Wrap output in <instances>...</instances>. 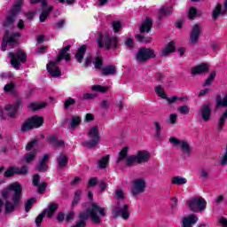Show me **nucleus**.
Listing matches in <instances>:
<instances>
[{
    "label": "nucleus",
    "instance_id": "nucleus-1",
    "mask_svg": "<svg viewBox=\"0 0 227 227\" xmlns=\"http://www.w3.org/2000/svg\"><path fill=\"white\" fill-rule=\"evenodd\" d=\"M107 209L103 206L95 203H90L86 206L85 212L80 214V221L72 227H86V219L90 217L94 224H102V217H106Z\"/></svg>",
    "mask_w": 227,
    "mask_h": 227
},
{
    "label": "nucleus",
    "instance_id": "nucleus-2",
    "mask_svg": "<svg viewBox=\"0 0 227 227\" xmlns=\"http://www.w3.org/2000/svg\"><path fill=\"white\" fill-rule=\"evenodd\" d=\"M118 37L111 36L109 34H106L105 36L103 34H99L98 38L97 39L98 45L99 49H105L106 51H116L118 49Z\"/></svg>",
    "mask_w": 227,
    "mask_h": 227
},
{
    "label": "nucleus",
    "instance_id": "nucleus-3",
    "mask_svg": "<svg viewBox=\"0 0 227 227\" xmlns=\"http://www.w3.org/2000/svg\"><path fill=\"white\" fill-rule=\"evenodd\" d=\"M86 51H88V45L82 44L80 46L75 54H74V59H76L77 63L82 65V68H86L87 67H90L93 61V56L88 55L84 59V55L86 54Z\"/></svg>",
    "mask_w": 227,
    "mask_h": 227
},
{
    "label": "nucleus",
    "instance_id": "nucleus-4",
    "mask_svg": "<svg viewBox=\"0 0 227 227\" xmlns=\"http://www.w3.org/2000/svg\"><path fill=\"white\" fill-rule=\"evenodd\" d=\"M112 214L114 217H122L127 220L130 217V212H129V205L125 204L123 200H117L112 207Z\"/></svg>",
    "mask_w": 227,
    "mask_h": 227
},
{
    "label": "nucleus",
    "instance_id": "nucleus-5",
    "mask_svg": "<svg viewBox=\"0 0 227 227\" xmlns=\"http://www.w3.org/2000/svg\"><path fill=\"white\" fill-rule=\"evenodd\" d=\"M8 56L11 58V65L15 70L20 69V63L27 61V54L22 49H18L16 53L10 51Z\"/></svg>",
    "mask_w": 227,
    "mask_h": 227
},
{
    "label": "nucleus",
    "instance_id": "nucleus-6",
    "mask_svg": "<svg viewBox=\"0 0 227 227\" xmlns=\"http://www.w3.org/2000/svg\"><path fill=\"white\" fill-rule=\"evenodd\" d=\"M88 136L90 140L82 143V146L85 148H96V146L100 143L102 137L100 132H98V126H93L88 132Z\"/></svg>",
    "mask_w": 227,
    "mask_h": 227
},
{
    "label": "nucleus",
    "instance_id": "nucleus-7",
    "mask_svg": "<svg viewBox=\"0 0 227 227\" xmlns=\"http://www.w3.org/2000/svg\"><path fill=\"white\" fill-rule=\"evenodd\" d=\"M135 58L137 63H146L147 61H150V59L156 58L155 51L152 48L140 47L138 48Z\"/></svg>",
    "mask_w": 227,
    "mask_h": 227
},
{
    "label": "nucleus",
    "instance_id": "nucleus-8",
    "mask_svg": "<svg viewBox=\"0 0 227 227\" xmlns=\"http://www.w3.org/2000/svg\"><path fill=\"white\" fill-rule=\"evenodd\" d=\"M59 208V205L57 203H51L50 206L45 208L36 218H35V225L37 227L42 226V222L43 221V217H46L48 219H52V216L54 215V213L56 210Z\"/></svg>",
    "mask_w": 227,
    "mask_h": 227
},
{
    "label": "nucleus",
    "instance_id": "nucleus-9",
    "mask_svg": "<svg viewBox=\"0 0 227 227\" xmlns=\"http://www.w3.org/2000/svg\"><path fill=\"white\" fill-rule=\"evenodd\" d=\"M169 143L174 145V146H180L182 153L184 155H187V157H191L192 148H191V145H189L187 140H180L175 137H172L169 138Z\"/></svg>",
    "mask_w": 227,
    "mask_h": 227
},
{
    "label": "nucleus",
    "instance_id": "nucleus-10",
    "mask_svg": "<svg viewBox=\"0 0 227 227\" xmlns=\"http://www.w3.org/2000/svg\"><path fill=\"white\" fill-rule=\"evenodd\" d=\"M187 206L192 212H203L207 208V200H190Z\"/></svg>",
    "mask_w": 227,
    "mask_h": 227
},
{
    "label": "nucleus",
    "instance_id": "nucleus-11",
    "mask_svg": "<svg viewBox=\"0 0 227 227\" xmlns=\"http://www.w3.org/2000/svg\"><path fill=\"white\" fill-rule=\"evenodd\" d=\"M146 188V181L145 179H136L133 182V187L131 188V195L133 198H137L141 192H145Z\"/></svg>",
    "mask_w": 227,
    "mask_h": 227
},
{
    "label": "nucleus",
    "instance_id": "nucleus-12",
    "mask_svg": "<svg viewBox=\"0 0 227 227\" xmlns=\"http://www.w3.org/2000/svg\"><path fill=\"white\" fill-rule=\"evenodd\" d=\"M17 205H19V200H0V212H2L3 208H4L5 214H10L15 210V207H17Z\"/></svg>",
    "mask_w": 227,
    "mask_h": 227
},
{
    "label": "nucleus",
    "instance_id": "nucleus-13",
    "mask_svg": "<svg viewBox=\"0 0 227 227\" xmlns=\"http://www.w3.org/2000/svg\"><path fill=\"white\" fill-rule=\"evenodd\" d=\"M200 36H201V26L200 24H195L190 32V43L191 45H196L200 41Z\"/></svg>",
    "mask_w": 227,
    "mask_h": 227
},
{
    "label": "nucleus",
    "instance_id": "nucleus-14",
    "mask_svg": "<svg viewBox=\"0 0 227 227\" xmlns=\"http://www.w3.org/2000/svg\"><path fill=\"white\" fill-rule=\"evenodd\" d=\"M59 63V62H58L57 60H50L49 64L46 65L47 71L49 72V74H51V75H52V77L61 76V69L59 68V67H58Z\"/></svg>",
    "mask_w": 227,
    "mask_h": 227
},
{
    "label": "nucleus",
    "instance_id": "nucleus-15",
    "mask_svg": "<svg viewBox=\"0 0 227 227\" xmlns=\"http://www.w3.org/2000/svg\"><path fill=\"white\" fill-rule=\"evenodd\" d=\"M70 49H72V45H67L62 48L55 61H57V63H61L63 59H65L67 62L70 61V59H72L70 53H68V51H70Z\"/></svg>",
    "mask_w": 227,
    "mask_h": 227
},
{
    "label": "nucleus",
    "instance_id": "nucleus-16",
    "mask_svg": "<svg viewBox=\"0 0 227 227\" xmlns=\"http://www.w3.org/2000/svg\"><path fill=\"white\" fill-rule=\"evenodd\" d=\"M8 191L13 192L12 200H20L22 196V185L20 183H12L8 185Z\"/></svg>",
    "mask_w": 227,
    "mask_h": 227
},
{
    "label": "nucleus",
    "instance_id": "nucleus-17",
    "mask_svg": "<svg viewBox=\"0 0 227 227\" xmlns=\"http://www.w3.org/2000/svg\"><path fill=\"white\" fill-rule=\"evenodd\" d=\"M20 109H22V101L20 99H18L13 105L5 106V111L9 113L10 118H13Z\"/></svg>",
    "mask_w": 227,
    "mask_h": 227
},
{
    "label": "nucleus",
    "instance_id": "nucleus-18",
    "mask_svg": "<svg viewBox=\"0 0 227 227\" xmlns=\"http://www.w3.org/2000/svg\"><path fill=\"white\" fill-rule=\"evenodd\" d=\"M200 114L203 121H210V118H212V106L210 104L202 105Z\"/></svg>",
    "mask_w": 227,
    "mask_h": 227
},
{
    "label": "nucleus",
    "instance_id": "nucleus-19",
    "mask_svg": "<svg viewBox=\"0 0 227 227\" xmlns=\"http://www.w3.org/2000/svg\"><path fill=\"white\" fill-rule=\"evenodd\" d=\"M210 70V66L207 63H201L200 65L192 67V75H201V74H207Z\"/></svg>",
    "mask_w": 227,
    "mask_h": 227
},
{
    "label": "nucleus",
    "instance_id": "nucleus-20",
    "mask_svg": "<svg viewBox=\"0 0 227 227\" xmlns=\"http://www.w3.org/2000/svg\"><path fill=\"white\" fill-rule=\"evenodd\" d=\"M51 156L49 154H44L41 160H39V163L35 167V169H38L40 173H45L49 169V160Z\"/></svg>",
    "mask_w": 227,
    "mask_h": 227
},
{
    "label": "nucleus",
    "instance_id": "nucleus-21",
    "mask_svg": "<svg viewBox=\"0 0 227 227\" xmlns=\"http://www.w3.org/2000/svg\"><path fill=\"white\" fill-rule=\"evenodd\" d=\"M46 141H48L53 148H63L65 146V141L58 140V135L56 134L46 137Z\"/></svg>",
    "mask_w": 227,
    "mask_h": 227
},
{
    "label": "nucleus",
    "instance_id": "nucleus-22",
    "mask_svg": "<svg viewBox=\"0 0 227 227\" xmlns=\"http://www.w3.org/2000/svg\"><path fill=\"white\" fill-rule=\"evenodd\" d=\"M172 14H173V7L163 5L158 11V19L159 20H162V19L166 17H171Z\"/></svg>",
    "mask_w": 227,
    "mask_h": 227
},
{
    "label": "nucleus",
    "instance_id": "nucleus-23",
    "mask_svg": "<svg viewBox=\"0 0 227 227\" xmlns=\"http://www.w3.org/2000/svg\"><path fill=\"white\" fill-rule=\"evenodd\" d=\"M152 27H153V20L150 17H146L141 24L139 31L140 33H150V31H152Z\"/></svg>",
    "mask_w": 227,
    "mask_h": 227
},
{
    "label": "nucleus",
    "instance_id": "nucleus-24",
    "mask_svg": "<svg viewBox=\"0 0 227 227\" xmlns=\"http://www.w3.org/2000/svg\"><path fill=\"white\" fill-rule=\"evenodd\" d=\"M176 51V43L175 41L169 42L162 50L161 56H169V54H173Z\"/></svg>",
    "mask_w": 227,
    "mask_h": 227
},
{
    "label": "nucleus",
    "instance_id": "nucleus-25",
    "mask_svg": "<svg viewBox=\"0 0 227 227\" xmlns=\"http://www.w3.org/2000/svg\"><path fill=\"white\" fill-rule=\"evenodd\" d=\"M196 223H198L196 215H189L183 218V227H192Z\"/></svg>",
    "mask_w": 227,
    "mask_h": 227
},
{
    "label": "nucleus",
    "instance_id": "nucleus-26",
    "mask_svg": "<svg viewBox=\"0 0 227 227\" xmlns=\"http://www.w3.org/2000/svg\"><path fill=\"white\" fill-rule=\"evenodd\" d=\"M137 164H143L150 160V153L148 151H138L137 155Z\"/></svg>",
    "mask_w": 227,
    "mask_h": 227
},
{
    "label": "nucleus",
    "instance_id": "nucleus-27",
    "mask_svg": "<svg viewBox=\"0 0 227 227\" xmlns=\"http://www.w3.org/2000/svg\"><path fill=\"white\" fill-rule=\"evenodd\" d=\"M30 122L32 123L33 129H40V127L43 126L45 121H43V117L40 115H33L32 117L28 118Z\"/></svg>",
    "mask_w": 227,
    "mask_h": 227
},
{
    "label": "nucleus",
    "instance_id": "nucleus-28",
    "mask_svg": "<svg viewBox=\"0 0 227 227\" xmlns=\"http://www.w3.org/2000/svg\"><path fill=\"white\" fill-rule=\"evenodd\" d=\"M22 4H24V0H18L14 3L12 8L10 10V15L11 17L14 18L19 15V12H20V8H22Z\"/></svg>",
    "mask_w": 227,
    "mask_h": 227
},
{
    "label": "nucleus",
    "instance_id": "nucleus-29",
    "mask_svg": "<svg viewBox=\"0 0 227 227\" xmlns=\"http://www.w3.org/2000/svg\"><path fill=\"white\" fill-rule=\"evenodd\" d=\"M20 38V33L16 32L9 36L7 38V41L9 42V47L11 49H15V47H19V39Z\"/></svg>",
    "mask_w": 227,
    "mask_h": 227
},
{
    "label": "nucleus",
    "instance_id": "nucleus-30",
    "mask_svg": "<svg viewBox=\"0 0 227 227\" xmlns=\"http://www.w3.org/2000/svg\"><path fill=\"white\" fill-rule=\"evenodd\" d=\"M219 15H226V11H224L223 9V5L218 3L212 12L213 20H217V19H219Z\"/></svg>",
    "mask_w": 227,
    "mask_h": 227
},
{
    "label": "nucleus",
    "instance_id": "nucleus-31",
    "mask_svg": "<svg viewBox=\"0 0 227 227\" xmlns=\"http://www.w3.org/2000/svg\"><path fill=\"white\" fill-rule=\"evenodd\" d=\"M57 162L60 169H63V168H67V166H68V156L60 153L57 158Z\"/></svg>",
    "mask_w": 227,
    "mask_h": 227
},
{
    "label": "nucleus",
    "instance_id": "nucleus-32",
    "mask_svg": "<svg viewBox=\"0 0 227 227\" xmlns=\"http://www.w3.org/2000/svg\"><path fill=\"white\" fill-rule=\"evenodd\" d=\"M102 75H114L116 74V66L109 65L101 68Z\"/></svg>",
    "mask_w": 227,
    "mask_h": 227
},
{
    "label": "nucleus",
    "instance_id": "nucleus-33",
    "mask_svg": "<svg viewBox=\"0 0 227 227\" xmlns=\"http://www.w3.org/2000/svg\"><path fill=\"white\" fill-rule=\"evenodd\" d=\"M226 119H227V109L221 115L220 119L218 120V123H217L218 132H223V129H224V125H226Z\"/></svg>",
    "mask_w": 227,
    "mask_h": 227
},
{
    "label": "nucleus",
    "instance_id": "nucleus-34",
    "mask_svg": "<svg viewBox=\"0 0 227 227\" xmlns=\"http://www.w3.org/2000/svg\"><path fill=\"white\" fill-rule=\"evenodd\" d=\"M81 116H77V115H73L71 117V121L69 123V127L70 129H72V130H74V129H77V127H79V125H81Z\"/></svg>",
    "mask_w": 227,
    "mask_h": 227
},
{
    "label": "nucleus",
    "instance_id": "nucleus-35",
    "mask_svg": "<svg viewBox=\"0 0 227 227\" xmlns=\"http://www.w3.org/2000/svg\"><path fill=\"white\" fill-rule=\"evenodd\" d=\"M215 102L216 107H227V94L224 96L223 99L221 95H216Z\"/></svg>",
    "mask_w": 227,
    "mask_h": 227
},
{
    "label": "nucleus",
    "instance_id": "nucleus-36",
    "mask_svg": "<svg viewBox=\"0 0 227 227\" xmlns=\"http://www.w3.org/2000/svg\"><path fill=\"white\" fill-rule=\"evenodd\" d=\"M36 155H37L36 151H32V152L26 153L23 156V159L27 164H29V163L33 162V160H35V159H36Z\"/></svg>",
    "mask_w": 227,
    "mask_h": 227
},
{
    "label": "nucleus",
    "instance_id": "nucleus-37",
    "mask_svg": "<svg viewBox=\"0 0 227 227\" xmlns=\"http://www.w3.org/2000/svg\"><path fill=\"white\" fill-rule=\"evenodd\" d=\"M98 166L99 169H106L109 166V154L101 158L98 162Z\"/></svg>",
    "mask_w": 227,
    "mask_h": 227
},
{
    "label": "nucleus",
    "instance_id": "nucleus-38",
    "mask_svg": "<svg viewBox=\"0 0 227 227\" xmlns=\"http://www.w3.org/2000/svg\"><path fill=\"white\" fill-rule=\"evenodd\" d=\"M129 155V147H123L119 153V157L117 158V162H121L122 160H127Z\"/></svg>",
    "mask_w": 227,
    "mask_h": 227
},
{
    "label": "nucleus",
    "instance_id": "nucleus-39",
    "mask_svg": "<svg viewBox=\"0 0 227 227\" xmlns=\"http://www.w3.org/2000/svg\"><path fill=\"white\" fill-rule=\"evenodd\" d=\"M51 13H52V6H50L48 9H43L39 17L40 22H43L44 20H47V17H49Z\"/></svg>",
    "mask_w": 227,
    "mask_h": 227
},
{
    "label": "nucleus",
    "instance_id": "nucleus-40",
    "mask_svg": "<svg viewBox=\"0 0 227 227\" xmlns=\"http://www.w3.org/2000/svg\"><path fill=\"white\" fill-rule=\"evenodd\" d=\"M185 184H187V179L185 177L176 176L172 178L173 185H184Z\"/></svg>",
    "mask_w": 227,
    "mask_h": 227
},
{
    "label": "nucleus",
    "instance_id": "nucleus-41",
    "mask_svg": "<svg viewBox=\"0 0 227 227\" xmlns=\"http://www.w3.org/2000/svg\"><path fill=\"white\" fill-rule=\"evenodd\" d=\"M33 124L31 123L30 119H27L21 125L20 130L22 132H27L28 130H33Z\"/></svg>",
    "mask_w": 227,
    "mask_h": 227
},
{
    "label": "nucleus",
    "instance_id": "nucleus-42",
    "mask_svg": "<svg viewBox=\"0 0 227 227\" xmlns=\"http://www.w3.org/2000/svg\"><path fill=\"white\" fill-rule=\"evenodd\" d=\"M137 164V158L136 155H129L126 158L125 166L130 168V166H134V164Z\"/></svg>",
    "mask_w": 227,
    "mask_h": 227
},
{
    "label": "nucleus",
    "instance_id": "nucleus-43",
    "mask_svg": "<svg viewBox=\"0 0 227 227\" xmlns=\"http://www.w3.org/2000/svg\"><path fill=\"white\" fill-rule=\"evenodd\" d=\"M215 75H216V72L215 71H212L210 73L209 76L207 77V79L202 84V86L204 88L207 87V86H210V84H212V82H214V81L215 80Z\"/></svg>",
    "mask_w": 227,
    "mask_h": 227
},
{
    "label": "nucleus",
    "instance_id": "nucleus-44",
    "mask_svg": "<svg viewBox=\"0 0 227 227\" xmlns=\"http://www.w3.org/2000/svg\"><path fill=\"white\" fill-rule=\"evenodd\" d=\"M44 107H47V103L45 102L30 104V108L32 109V111H39V109H44Z\"/></svg>",
    "mask_w": 227,
    "mask_h": 227
},
{
    "label": "nucleus",
    "instance_id": "nucleus-45",
    "mask_svg": "<svg viewBox=\"0 0 227 227\" xmlns=\"http://www.w3.org/2000/svg\"><path fill=\"white\" fill-rule=\"evenodd\" d=\"M92 91H98V93H107L109 87L102 85H93L91 87Z\"/></svg>",
    "mask_w": 227,
    "mask_h": 227
},
{
    "label": "nucleus",
    "instance_id": "nucleus-46",
    "mask_svg": "<svg viewBox=\"0 0 227 227\" xmlns=\"http://www.w3.org/2000/svg\"><path fill=\"white\" fill-rule=\"evenodd\" d=\"M102 67H104L102 57H96L94 59V68H96V70H102Z\"/></svg>",
    "mask_w": 227,
    "mask_h": 227
},
{
    "label": "nucleus",
    "instance_id": "nucleus-47",
    "mask_svg": "<svg viewBox=\"0 0 227 227\" xmlns=\"http://www.w3.org/2000/svg\"><path fill=\"white\" fill-rule=\"evenodd\" d=\"M155 92L158 94V96H160V98H168V95L166 94V92L164 91V89H162L161 85H158L155 88Z\"/></svg>",
    "mask_w": 227,
    "mask_h": 227
},
{
    "label": "nucleus",
    "instance_id": "nucleus-48",
    "mask_svg": "<svg viewBox=\"0 0 227 227\" xmlns=\"http://www.w3.org/2000/svg\"><path fill=\"white\" fill-rule=\"evenodd\" d=\"M29 170L27 169V166L24 165L21 168L15 167L16 175H27Z\"/></svg>",
    "mask_w": 227,
    "mask_h": 227
},
{
    "label": "nucleus",
    "instance_id": "nucleus-49",
    "mask_svg": "<svg viewBox=\"0 0 227 227\" xmlns=\"http://www.w3.org/2000/svg\"><path fill=\"white\" fill-rule=\"evenodd\" d=\"M13 22H15V18H13V16L8 15L6 17V20L3 22V27H10L13 24Z\"/></svg>",
    "mask_w": 227,
    "mask_h": 227
},
{
    "label": "nucleus",
    "instance_id": "nucleus-50",
    "mask_svg": "<svg viewBox=\"0 0 227 227\" xmlns=\"http://www.w3.org/2000/svg\"><path fill=\"white\" fill-rule=\"evenodd\" d=\"M77 102V99L74 98H68L65 102H64V109H69L71 106H75V103Z\"/></svg>",
    "mask_w": 227,
    "mask_h": 227
},
{
    "label": "nucleus",
    "instance_id": "nucleus-51",
    "mask_svg": "<svg viewBox=\"0 0 227 227\" xmlns=\"http://www.w3.org/2000/svg\"><path fill=\"white\" fill-rule=\"evenodd\" d=\"M13 175H16L15 167L13 166L7 168V170L4 173V178H12Z\"/></svg>",
    "mask_w": 227,
    "mask_h": 227
},
{
    "label": "nucleus",
    "instance_id": "nucleus-52",
    "mask_svg": "<svg viewBox=\"0 0 227 227\" xmlns=\"http://www.w3.org/2000/svg\"><path fill=\"white\" fill-rule=\"evenodd\" d=\"M154 125H155V130H156L155 137H156V139H160V137H161L160 134L162 132V128L160 127V123H159V121H155Z\"/></svg>",
    "mask_w": 227,
    "mask_h": 227
},
{
    "label": "nucleus",
    "instance_id": "nucleus-53",
    "mask_svg": "<svg viewBox=\"0 0 227 227\" xmlns=\"http://www.w3.org/2000/svg\"><path fill=\"white\" fill-rule=\"evenodd\" d=\"M38 144V138H34L32 141L28 142L26 145L27 152H31L35 145Z\"/></svg>",
    "mask_w": 227,
    "mask_h": 227
},
{
    "label": "nucleus",
    "instance_id": "nucleus-54",
    "mask_svg": "<svg viewBox=\"0 0 227 227\" xmlns=\"http://www.w3.org/2000/svg\"><path fill=\"white\" fill-rule=\"evenodd\" d=\"M198 15V10L195 7H191L188 12V19L190 20H194V18Z\"/></svg>",
    "mask_w": 227,
    "mask_h": 227
},
{
    "label": "nucleus",
    "instance_id": "nucleus-55",
    "mask_svg": "<svg viewBox=\"0 0 227 227\" xmlns=\"http://www.w3.org/2000/svg\"><path fill=\"white\" fill-rule=\"evenodd\" d=\"M112 26H113L114 33H120V31L121 29V22H120L118 20H114L112 23Z\"/></svg>",
    "mask_w": 227,
    "mask_h": 227
},
{
    "label": "nucleus",
    "instance_id": "nucleus-56",
    "mask_svg": "<svg viewBox=\"0 0 227 227\" xmlns=\"http://www.w3.org/2000/svg\"><path fill=\"white\" fill-rule=\"evenodd\" d=\"M13 90H15V83L13 82L7 83L4 87V91H5V93H12Z\"/></svg>",
    "mask_w": 227,
    "mask_h": 227
},
{
    "label": "nucleus",
    "instance_id": "nucleus-57",
    "mask_svg": "<svg viewBox=\"0 0 227 227\" xmlns=\"http://www.w3.org/2000/svg\"><path fill=\"white\" fill-rule=\"evenodd\" d=\"M35 187H37V192L39 194H43V192H45V190L47 189V183H41L38 186Z\"/></svg>",
    "mask_w": 227,
    "mask_h": 227
},
{
    "label": "nucleus",
    "instance_id": "nucleus-58",
    "mask_svg": "<svg viewBox=\"0 0 227 227\" xmlns=\"http://www.w3.org/2000/svg\"><path fill=\"white\" fill-rule=\"evenodd\" d=\"M96 185H98V177H90L88 181V186L95 187Z\"/></svg>",
    "mask_w": 227,
    "mask_h": 227
},
{
    "label": "nucleus",
    "instance_id": "nucleus-59",
    "mask_svg": "<svg viewBox=\"0 0 227 227\" xmlns=\"http://www.w3.org/2000/svg\"><path fill=\"white\" fill-rule=\"evenodd\" d=\"M33 205H35V200H27L25 202V212H29L33 208Z\"/></svg>",
    "mask_w": 227,
    "mask_h": 227
},
{
    "label": "nucleus",
    "instance_id": "nucleus-60",
    "mask_svg": "<svg viewBox=\"0 0 227 227\" xmlns=\"http://www.w3.org/2000/svg\"><path fill=\"white\" fill-rule=\"evenodd\" d=\"M176 120H178V115L176 114H172L169 115L167 122L170 123V125H175L176 123Z\"/></svg>",
    "mask_w": 227,
    "mask_h": 227
},
{
    "label": "nucleus",
    "instance_id": "nucleus-61",
    "mask_svg": "<svg viewBox=\"0 0 227 227\" xmlns=\"http://www.w3.org/2000/svg\"><path fill=\"white\" fill-rule=\"evenodd\" d=\"M177 110L179 111V113L181 114H189L190 111H191V108H189L187 106V105H184V106H179L177 108Z\"/></svg>",
    "mask_w": 227,
    "mask_h": 227
},
{
    "label": "nucleus",
    "instance_id": "nucleus-62",
    "mask_svg": "<svg viewBox=\"0 0 227 227\" xmlns=\"http://www.w3.org/2000/svg\"><path fill=\"white\" fill-rule=\"evenodd\" d=\"M32 184L34 187H38L40 184V175L35 174L32 177Z\"/></svg>",
    "mask_w": 227,
    "mask_h": 227
},
{
    "label": "nucleus",
    "instance_id": "nucleus-63",
    "mask_svg": "<svg viewBox=\"0 0 227 227\" xmlns=\"http://www.w3.org/2000/svg\"><path fill=\"white\" fill-rule=\"evenodd\" d=\"M115 197L118 200H124V198H125V192H123V190H121V189L115 190Z\"/></svg>",
    "mask_w": 227,
    "mask_h": 227
},
{
    "label": "nucleus",
    "instance_id": "nucleus-64",
    "mask_svg": "<svg viewBox=\"0 0 227 227\" xmlns=\"http://www.w3.org/2000/svg\"><path fill=\"white\" fill-rule=\"evenodd\" d=\"M97 98V94L93 93H85L82 97V100H93Z\"/></svg>",
    "mask_w": 227,
    "mask_h": 227
}]
</instances>
